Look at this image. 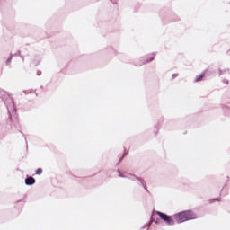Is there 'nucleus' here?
I'll return each instance as SVG.
<instances>
[{
  "label": "nucleus",
  "mask_w": 230,
  "mask_h": 230,
  "mask_svg": "<svg viewBox=\"0 0 230 230\" xmlns=\"http://www.w3.org/2000/svg\"><path fill=\"white\" fill-rule=\"evenodd\" d=\"M111 2L112 3V4H116V0H111Z\"/></svg>",
  "instance_id": "a211bd4d"
},
{
  "label": "nucleus",
  "mask_w": 230,
  "mask_h": 230,
  "mask_svg": "<svg viewBox=\"0 0 230 230\" xmlns=\"http://www.w3.org/2000/svg\"><path fill=\"white\" fill-rule=\"evenodd\" d=\"M14 56L15 55H21V50H19L17 53L13 54Z\"/></svg>",
  "instance_id": "6ab92c4d"
},
{
  "label": "nucleus",
  "mask_w": 230,
  "mask_h": 230,
  "mask_svg": "<svg viewBox=\"0 0 230 230\" xmlns=\"http://www.w3.org/2000/svg\"><path fill=\"white\" fill-rule=\"evenodd\" d=\"M124 157H125V155L119 159V163H121V161H123Z\"/></svg>",
  "instance_id": "f3484780"
},
{
  "label": "nucleus",
  "mask_w": 230,
  "mask_h": 230,
  "mask_svg": "<svg viewBox=\"0 0 230 230\" xmlns=\"http://www.w3.org/2000/svg\"><path fill=\"white\" fill-rule=\"evenodd\" d=\"M224 111H225V112H227V116L230 117V107L229 106H225Z\"/></svg>",
  "instance_id": "1a4fd4ad"
},
{
  "label": "nucleus",
  "mask_w": 230,
  "mask_h": 230,
  "mask_svg": "<svg viewBox=\"0 0 230 230\" xmlns=\"http://www.w3.org/2000/svg\"><path fill=\"white\" fill-rule=\"evenodd\" d=\"M223 83H224V84H229V80L224 79V80H223Z\"/></svg>",
  "instance_id": "4468645a"
},
{
  "label": "nucleus",
  "mask_w": 230,
  "mask_h": 230,
  "mask_svg": "<svg viewBox=\"0 0 230 230\" xmlns=\"http://www.w3.org/2000/svg\"><path fill=\"white\" fill-rule=\"evenodd\" d=\"M155 60V53L149 54L144 58H141L138 61H135V66L139 67L141 66H145V64H150V62H154Z\"/></svg>",
  "instance_id": "20e7f679"
},
{
  "label": "nucleus",
  "mask_w": 230,
  "mask_h": 230,
  "mask_svg": "<svg viewBox=\"0 0 230 230\" xmlns=\"http://www.w3.org/2000/svg\"><path fill=\"white\" fill-rule=\"evenodd\" d=\"M117 172L119 173V177H121L122 179H128L129 181H132L133 182H136V181H137V184L139 186H142V188H144V190H146V191H148V188H146L145 186V180L143 178H139V177L136 176V174H132L128 172H121V171L119 169H118Z\"/></svg>",
  "instance_id": "f03ea898"
},
{
  "label": "nucleus",
  "mask_w": 230,
  "mask_h": 230,
  "mask_svg": "<svg viewBox=\"0 0 230 230\" xmlns=\"http://www.w3.org/2000/svg\"><path fill=\"white\" fill-rule=\"evenodd\" d=\"M202 78H204V74H201L200 75L196 76L194 82H201Z\"/></svg>",
  "instance_id": "6e6552de"
},
{
  "label": "nucleus",
  "mask_w": 230,
  "mask_h": 230,
  "mask_svg": "<svg viewBox=\"0 0 230 230\" xmlns=\"http://www.w3.org/2000/svg\"><path fill=\"white\" fill-rule=\"evenodd\" d=\"M23 93H24L25 94H30L31 92L24 90Z\"/></svg>",
  "instance_id": "dca6fc26"
},
{
  "label": "nucleus",
  "mask_w": 230,
  "mask_h": 230,
  "mask_svg": "<svg viewBox=\"0 0 230 230\" xmlns=\"http://www.w3.org/2000/svg\"><path fill=\"white\" fill-rule=\"evenodd\" d=\"M25 184L26 186H33L35 184V178L32 176H29L25 179Z\"/></svg>",
  "instance_id": "423d86ee"
},
{
  "label": "nucleus",
  "mask_w": 230,
  "mask_h": 230,
  "mask_svg": "<svg viewBox=\"0 0 230 230\" xmlns=\"http://www.w3.org/2000/svg\"><path fill=\"white\" fill-rule=\"evenodd\" d=\"M36 175H42V168H38L36 170Z\"/></svg>",
  "instance_id": "9b49d317"
},
{
  "label": "nucleus",
  "mask_w": 230,
  "mask_h": 230,
  "mask_svg": "<svg viewBox=\"0 0 230 230\" xmlns=\"http://www.w3.org/2000/svg\"><path fill=\"white\" fill-rule=\"evenodd\" d=\"M21 57H22V61L24 62V57H22V56H21Z\"/></svg>",
  "instance_id": "412c9836"
},
{
  "label": "nucleus",
  "mask_w": 230,
  "mask_h": 230,
  "mask_svg": "<svg viewBox=\"0 0 230 230\" xmlns=\"http://www.w3.org/2000/svg\"><path fill=\"white\" fill-rule=\"evenodd\" d=\"M148 230V229H147Z\"/></svg>",
  "instance_id": "4be33fe9"
},
{
  "label": "nucleus",
  "mask_w": 230,
  "mask_h": 230,
  "mask_svg": "<svg viewBox=\"0 0 230 230\" xmlns=\"http://www.w3.org/2000/svg\"><path fill=\"white\" fill-rule=\"evenodd\" d=\"M174 218L178 224H182V222H188V220H195L197 217L195 213L191 210H185L177 214H174Z\"/></svg>",
  "instance_id": "7ed1b4c3"
},
{
  "label": "nucleus",
  "mask_w": 230,
  "mask_h": 230,
  "mask_svg": "<svg viewBox=\"0 0 230 230\" xmlns=\"http://www.w3.org/2000/svg\"><path fill=\"white\" fill-rule=\"evenodd\" d=\"M179 21V17H176L172 22Z\"/></svg>",
  "instance_id": "aec40b11"
},
{
  "label": "nucleus",
  "mask_w": 230,
  "mask_h": 230,
  "mask_svg": "<svg viewBox=\"0 0 230 230\" xmlns=\"http://www.w3.org/2000/svg\"><path fill=\"white\" fill-rule=\"evenodd\" d=\"M0 98L3 100L9 115V118H12V116H15V112H17V110L15 109V102H13V99L4 90H0Z\"/></svg>",
  "instance_id": "f257e3e1"
},
{
  "label": "nucleus",
  "mask_w": 230,
  "mask_h": 230,
  "mask_svg": "<svg viewBox=\"0 0 230 230\" xmlns=\"http://www.w3.org/2000/svg\"><path fill=\"white\" fill-rule=\"evenodd\" d=\"M156 215L160 217L161 220L165 222L167 226H175V220L172 218V217L168 216V214L163 213L161 211H156Z\"/></svg>",
  "instance_id": "39448f33"
},
{
  "label": "nucleus",
  "mask_w": 230,
  "mask_h": 230,
  "mask_svg": "<svg viewBox=\"0 0 230 230\" xmlns=\"http://www.w3.org/2000/svg\"><path fill=\"white\" fill-rule=\"evenodd\" d=\"M14 55L13 54H10L9 58H7L5 64L6 66H10V64H12V59L13 58Z\"/></svg>",
  "instance_id": "0eeeda50"
},
{
  "label": "nucleus",
  "mask_w": 230,
  "mask_h": 230,
  "mask_svg": "<svg viewBox=\"0 0 230 230\" xmlns=\"http://www.w3.org/2000/svg\"><path fill=\"white\" fill-rule=\"evenodd\" d=\"M218 200V199H210V204H213V202H217Z\"/></svg>",
  "instance_id": "f8f14e48"
},
{
  "label": "nucleus",
  "mask_w": 230,
  "mask_h": 230,
  "mask_svg": "<svg viewBox=\"0 0 230 230\" xmlns=\"http://www.w3.org/2000/svg\"><path fill=\"white\" fill-rule=\"evenodd\" d=\"M40 75H42V72H41V71H38V72H37V75H38V76H40Z\"/></svg>",
  "instance_id": "2eb2a0df"
},
{
  "label": "nucleus",
  "mask_w": 230,
  "mask_h": 230,
  "mask_svg": "<svg viewBox=\"0 0 230 230\" xmlns=\"http://www.w3.org/2000/svg\"><path fill=\"white\" fill-rule=\"evenodd\" d=\"M177 76H179V74H173V75H172V78H173V79L177 78Z\"/></svg>",
  "instance_id": "ddd939ff"
},
{
  "label": "nucleus",
  "mask_w": 230,
  "mask_h": 230,
  "mask_svg": "<svg viewBox=\"0 0 230 230\" xmlns=\"http://www.w3.org/2000/svg\"><path fill=\"white\" fill-rule=\"evenodd\" d=\"M153 222H155V224H157V221L154 220V218L151 217L150 222H149V224L146 225V227H150V226H152Z\"/></svg>",
  "instance_id": "9d476101"
}]
</instances>
